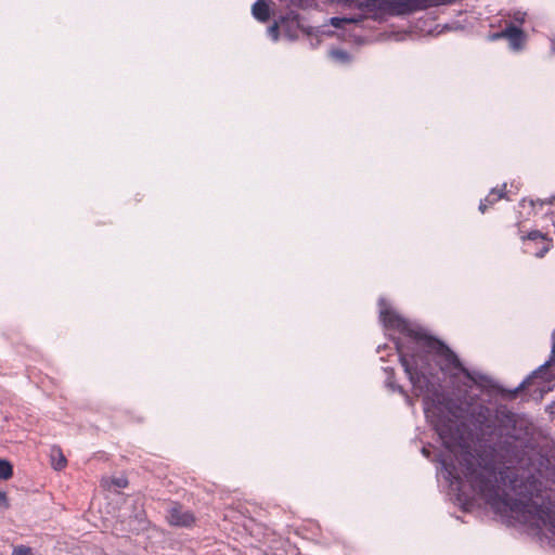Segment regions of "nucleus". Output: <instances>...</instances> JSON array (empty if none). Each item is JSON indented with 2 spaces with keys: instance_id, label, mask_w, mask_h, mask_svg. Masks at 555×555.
Instances as JSON below:
<instances>
[{
  "instance_id": "nucleus-18",
  "label": "nucleus",
  "mask_w": 555,
  "mask_h": 555,
  "mask_svg": "<svg viewBox=\"0 0 555 555\" xmlns=\"http://www.w3.org/2000/svg\"><path fill=\"white\" fill-rule=\"evenodd\" d=\"M552 356L555 357V328L552 334Z\"/></svg>"
},
{
  "instance_id": "nucleus-1",
  "label": "nucleus",
  "mask_w": 555,
  "mask_h": 555,
  "mask_svg": "<svg viewBox=\"0 0 555 555\" xmlns=\"http://www.w3.org/2000/svg\"><path fill=\"white\" fill-rule=\"evenodd\" d=\"M379 319L393 338L399 359L416 396L423 397L424 413L447 453L439 457L442 478L456 503L469 511L475 496L505 517L555 535V504L539 498L540 481L528 467L525 449L507 439L490 455H474L467 448L461 422L476 411L489 410L476 403L493 380L463 366L457 356L441 341L402 318L385 299L378 301Z\"/></svg>"
},
{
  "instance_id": "nucleus-10",
  "label": "nucleus",
  "mask_w": 555,
  "mask_h": 555,
  "mask_svg": "<svg viewBox=\"0 0 555 555\" xmlns=\"http://www.w3.org/2000/svg\"><path fill=\"white\" fill-rule=\"evenodd\" d=\"M331 57L339 64H348L351 61V56L348 52L340 49H334L330 52Z\"/></svg>"
},
{
  "instance_id": "nucleus-5",
  "label": "nucleus",
  "mask_w": 555,
  "mask_h": 555,
  "mask_svg": "<svg viewBox=\"0 0 555 555\" xmlns=\"http://www.w3.org/2000/svg\"><path fill=\"white\" fill-rule=\"evenodd\" d=\"M493 38H506L513 51L521 50L525 43L524 33L514 25L507 26L503 31L495 34Z\"/></svg>"
},
{
  "instance_id": "nucleus-22",
  "label": "nucleus",
  "mask_w": 555,
  "mask_h": 555,
  "mask_svg": "<svg viewBox=\"0 0 555 555\" xmlns=\"http://www.w3.org/2000/svg\"><path fill=\"white\" fill-rule=\"evenodd\" d=\"M545 202L539 201L538 204L542 206Z\"/></svg>"
},
{
  "instance_id": "nucleus-15",
  "label": "nucleus",
  "mask_w": 555,
  "mask_h": 555,
  "mask_svg": "<svg viewBox=\"0 0 555 555\" xmlns=\"http://www.w3.org/2000/svg\"><path fill=\"white\" fill-rule=\"evenodd\" d=\"M12 555H33L29 548L27 547H17L13 551Z\"/></svg>"
},
{
  "instance_id": "nucleus-9",
  "label": "nucleus",
  "mask_w": 555,
  "mask_h": 555,
  "mask_svg": "<svg viewBox=\"0 0 555 555\" xmlns=\"http://www.w3.org/2000/svg\"><path fill=\"white\" fill-rule=\"evenodd\" d=\"M503 196L502 191L492 189L488 196L480 202L479 210L483 214L487 209V204H493Z\"/></svg>"
},
{
  "instance_id": "nucleus-12",
  "label": "nucleus",
  "mask_w": 555,
  "mask_h": 555,
  "mask_svg": "<svg viewBox=\"0 0 555 555\" xmlns=\"http://www.w3.org/2000/svg\"><path fill=\"white\" fill-rule=\"evenodd\" d=\"M550 362H546L545 364L541 365L538 370H535L531 376H529L528 378H526L520 385H519V388H525L527 387L529 384H530V380L532 378H538L540 376H542V374L544 373L545 371V366L548 364Z\"/></svg>"
},
{
  "instance_id": "nucleus-16",
  "label": "nucleus",
  "mask_w": 555,
  "mask_h": 555,
  "mask_svg": "<svg viewBox=\"0 0 555 555\" xmlns=\"http://www.w3.org/2000/svg\"><path fill=\"white\" fill-rule=\"evenodd\" d=\"M519 205L522 209H526L527 207L530 209H534L537 203L532 199H530V201L522 199Z\"/></svg>"
},
{
  "instance_id": "nucleus-11",
  "label": "nucleus",
  "mask_w": 555,
  "mask_h": 555,
  "mask_svg": "<svg viewBox=\"0 0 555 555\" xmlns=\"http://www.w3.org/2000/svg\"><path fill=\"white\" fill-rule=\"evenodd\" d=\"M13 468L10 462L0 459V479L7 480L12 476Z\"/></svg>"
},
{
  "instance_id": "nucleus-19",
  "label": "nucleus",
  "mask_w": 555,
  "mask_h": 555,
  "mask_svg": "<svg viewBox=\"0 0 555 555\" xmlns=\"http://www.w3.org/2000/svg\"><path fill=\"white\" fill-rule=\"evenodd\" d=\"M422 453H423V455H424V456L429 457V451H428V449H427V448H425V447H424V448L422 449Z\"/></svg>"
},
{
  "instance_id": "nucleus-4",
  "label": "nucleus",
  "mask_w": 555,
  "mask_h": 555,
  "mask_svg": "<svg viewBox=\"0 0 555 555\" xmlns=\"http://www.w3.org/2000/svg\"><path fill=\"white\" fill-rule=\"evenodd\" d=\"M525 240V237H522ZM526 251L533 254L538 258H542L551 248L552 242L540 231H531L526 236Z\"/></svg>"
},
{
  "instance_id": "nucleus-7",
  "label": "nucleus",
  "mask_w": 555,
  "mask_h": 555,
  "mask_svg": "<svg viewBox=\"0 0 555 555\" xmlns=\"http://www.w3.org/2000/svg\"><path fill=\"white\" fill-rule=\"evenodd\" d=\"M270 4L271 0H257L251 5V15L254 18L261 23L268 22L271 13Z\"/></svg>"
},
{
  "instance_id": "nucleus-8",
  "label": "nucleus",
  "mask_w": 555,
  "mask_h": 555,
  "mask_svg": "<svg viewBox=\"0 0 555 555\" xmlns=\"http://www.w3.org/2000/svg\"><path fill=\"white\" fill-rule=\"evenodd\" d=\"M50 460L51 465L55 470L63 469L67 464L66 457L64 456L62 450L56 446H53L50 450Z\"/></svg>"
},
{
  "instance_id": "nucleus-13",
  "label": "nucleus",
  "mask_w": 555,
  "mask_h": 555,
  "mask_svg": "<svg viewBox=\"0 0 555 555\" xmlns=\"http://www.w3.org/2000/svg\"><path fill=\"white\" fill-rule=\"evenodd\" d=\"M385 371H386V373L388 374V377H387V379H386V385H387L390 389H392V390H398L399 392H403L402 387H401V386H399V385H396V384L392 382V379H391V376H392V373H393V372H392V370H391V369H389V370H388V369H386Z\"/></svg>"
},
{
  "instance_id": "nucleus-21",
  "label": "nucleus",
  "mask_w": 555,
  "mask_h": 555,
  "mask_svg": "<svg viewBox=\"0 0 555 555\" xmlns=\"http://www.w3.org/2000/svg\"><path fill=\"white\" fill-rule=\"evenodd\" d=\"M553 199H554V197H551V198H548V199H547V202H546V203H547V204H552V203H553Z\"/></svg>"
},
{
  "instance_id": "nucleus-3",
  "label": "nucleus",
  "mask_w": 555,
  "mask_h": 555,
  "mask_svg": "<svg viewBox=\"0 0 555 555\" xmlns=\"http://www.w3.org/2000/svg\"><path fill=\"white\" fill-rule=\"evenodd\" d=\"M300 31L305 33L308 36H319V35L332 36L333 35L332 31L325 29V26L317 27V28L306 26L301 22L300 16L293 12L288 13L285 16L280 17L279 21H275L268 28L267 34L271 38V40L274 42L279 40L281 33L287 40L294 41L298 38V35Z\"/></svg>"
},
{
  "instance_id": "nucleus-17",
  "label": "nucleus",
  "mask_w": 555,
  "mask_h": 555,
  "mask_svg": "<svg viewBox=\"0 0 555 555\" xmlns=\"http://www.w3.org/2000/svg\"><path fill=\"white\" fill-rule=\"evenodd\" d=\"M526 15L527 14L525 12H516L514 14V21L519 24H522L525 22Z\"/></svg>"
},
{
  "instance_id": "nucleus-20",
  "label": "nucleus",
  "mask_w": 555,
  "mask_h": 555,
  "mask_svg": "<svg viewBox=\"0 0 555 555\" xmlns=\"http://www.w3.org/2000/svg\"><path fill=\"white\" fill-rule=\"evenodd\" d=\"M5 502V494L3 492H0V505Z\"/></svg>"
},
{
  "instance_id": "nucleus-14",
  "label": "nucleus",
  "mask_w": 555,
  "mask_h": 555,
  "mask_svg": "<svg viewBox=\"0 0 555 555\" xmlns=\"http://www.w3.org/2000/svg\"><path fill=\"white\" fill-rule=\"evenodd\" d=\"M112 482L117 487V488H125L127 487L128 485V481L125 477H118V478H114L112 480Z\"/></svg>"
},
{
  "instance_id": "nucleus-2",
  "label": "nucleus",
  "mask_w": 555,
  "mask_h": 555,
  "mask_svg": "<svg viewBox=\"0 0 555 555\" xmlns=\"http://www.w3.org/2000/svg\"><path fill=\"white\" fill-rule=\"evenodd\" d=\"M452 1L453 0H363L358 3V14L332 17L330 18V24L335 28L347 29V26L358 25L364 18L383 22L388 17L410 15L414 12Z\"/></svg>"
},
{
  "instance_id": "nucleus-6",
  "label": "nucleus",
  "mask_w": 555,
  "mask_h": 555,
  "mask_svg": "<svg viewBox=\"0 0 555 555\" xmlns=\"http://www.w3.org/2000/svg\"><path fill=\"white\" fill-rule=\"evenodd\" d=\"M167 519L172 526L188 527L194 521V516L189 511L183 509L180 505L173 504L168 509Z\"/></svg>"
}]
</instances>
